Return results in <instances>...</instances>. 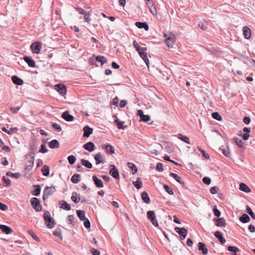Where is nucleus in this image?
Here are the masks:
<instances>
[{
  "instance_id": "f257e3e1",
  "label": "nucleus",
  "mask_w": 255,
  "mask_h": 255,
  "mask_svg": "<svg viewBox=\"0 0 255 255\" xmlns=\"http://www.w3.org/2000/svg\"><path fill=\"white\" fill-rule=\"evenodd\" d=\"M45 224L48 228H53L56 224L53 218L51 217L50 213L48 210H45L43 215Z\"/></svg>"
},
{
  "instance_id": "f03ea898",
  "label": "nucleus",
  "mask_w": 255,
  "mask_h": 255,
  "mask_svg": "<svg viewBox=\"0 0 255 255\" xmlns=\"http://www.w3.org/2000/svg\"><path fill=\"white\" fill-rule=\"evenodd\" d=\"M35 154V153L34 152H31L25 155V157L26 159H29L27 161L25 164V166L24 167V171H29L31 170L34 162Z\"/></svg>"
},
{
  "instance_id": "7ed1b4c3",
  "label": "nucleus",
  "mask_w": 255,
  "mask_h": 255,
  "mask_svg": "<svg viewBox=\"0 0 255 255\" xmlns=\"http://www.w3.org/2000/svg\"><path fill=\"white\" fill-rule=\"evenodd\" d=\"M30 203L33 208L36 212H40L42 210L40 200L36 197H33L30 199Z\"/></svg>"
},
{
  "instance_id": "20e7f679",
  "label": "nucleus",
  "mask_w": 255,
  "mask_h": 255,
  "mask_svg": "<svg viewBox=\"0 0 255 255\" xmlns=\"http://www.w3.org/2000/svg\"><path fill=\"white\" fill-rule=\"evenodd\" d=\"M56 191L55 187L54 186H46L43 191L42 199L46 200L49 196L52 195Z\"/></svg>"
},
{
  "instance_id": "39448f33",
  "label": "nucleus",
  "mask_w": 255,
  "mask_h": 255,
  "mask_svg": "<svg viewBox=\"0 0 255 255\" xmlns=\"http://www.w3.org/2000/svg\"><path fill=\"white\" fill-rule=\"evenodd\" d=\"M147 218L155 227H158V224L156 218L154 211H149L147 212Z\"/></svg>"
},
{
  "instance_id": "423d86ee",
  "label": "nucleus",
  "mask_w": 255,
  "mask_h": 255,
  "mask_svg": "<svg viewBox=\"0 0 255 255\" xmlns=\"http://www.w3.org/2000/svg\"><path fill=\"white\" fill-rule=\"evenodd\" d=\"M165 42L169 47H172L174 42V36L171 33L164 34Z\"/></svg>"
},
{
  "instance_id": "0eeeda50",
  "label": "nucleus",
  "mask_w": 255,
  "mask_h": 255,
  "mask_svg": "<svg viewBox=\"0 0 255 255\" xmlns=\"http://www.w3.org/2000/svg\"><path fill=\"white\" fill-rule=\"evenodd\" d=\"M30 48L33 53L39 54L42 48V43L40 41L34 42L31 44Z\"/></svg>"
},
{
  "instance_id": "6e6552de",
  "label": "nucleus",
  "mask_w": 255,
  "mask_h": 255,
  "mask_svg": "<svg viewBox=\"0 0 255 255\" xmlns=\"http://www.w3.org/2000/svg\"><path fill=\"white\" fill-rule=\"evenodd\" d=\"M55 89L62 96L66 94L67 88L63 84H57L55 86Z\"/></svg>"
},
{
  "instance_id": "1a4fd4ad",
  "label": "nucleus",
  "mask_w": 255,
  "mask_h": 255,
  "mask_svg": "<svg viewBox=\"0 0 255 255\" xmlns=\"http://www.w3.org/2000/svg\"><path fill=\"white\" fill-rule=\"evenodd\" d=\"M109 174L114 178L118 179L120 178L119 171L115 165H111Z\"/></svg>"
},
{
  "instance_id": "9d476101",
  "label": "nucleus",
  "mask_w": 255,
  "mask_h": 255,
  "mask_svg": "<svg viewBox=\"0 0 255 255\" xmlns=\"http://www.w3.org/2000/svg\"><path fill=\"white\" fill-rule=\"evenodd\" d=\"M23 59L28 64L29 67L31 68H34L35 67V62L30 56H24L23 58Z\"/></svg>"
},
{
  "instance_id": "9b49d317",
  "label": "nucleus",
  "mask_w": 255,
  "mask_h": 255,
  "mask_svg": "<svg viewBox=\"0 0 255 255\" xmlns=\"http://www.w3.org/2000/svg\"><path fill=\"white\" fill-rule=\"evenodd\" d=\"M62 118L67 122H72L74 120V117L70 115L68 111H66L62 114Z\"/></svg>"
},
{
  "instance_id": "f8f14e48",
  "label": "nucleus",
  "mask_w": 255,
  "mask_h": 255,
  "mask_svg": "<svg viewBox=\"0 0 255 255\" xmlns=\"http://www.w3.org/2000/svg\"><path fill=\"white\" fill-rule=\"evenodd\" d=\"M113 118L115 119V123L119 129H125L127 128V126H124V122L120 121L116 115L114 116Z\"/></svg>"
},
{
  "instance_id": "ddd939ff",
  "label": "nucleus",
  "mask_w": 255,
  "mask_h": 255,
  "mask_svg": "<svg viewBox=\"0 0 255 255\" xmlns=\"http://www.w3.org/2000/svg\"><path fill=\"white\" fill-rule=\"evenodd\" d=\"M84 133L83 136L84 137H88L93 133V129L89 126H86L83 128Z\"/></svg>"
},
{
  "instance_id": "4468645a",
  "label": "nucleus",
  "mask_w": 255,
  "mask_h": 255,
  "mask_svg": "<svg viewBox=\"0 0 255 255\" xmlns=\"http://www.w3.org/2000/svg\"><path fill=\"white\" fill-rule=\"evenodd\" d=\"M101 147L102 149H105L106 153L109 154H112L115 153L114 148L110 144H103Z\"/></svg>"
},
{
  "instance_id": "2eb2a0df",
  "label": "nucleus",
  "mask_w": 255,
  "mask_h": 255,
  "mask_svg": "<svg viewBox=\"0 0 255 255\" xmlns=\"http://www.w3.org/2000/svg\"><path fill=\"white\" fill-rule=\"evenodd\" d=\"M174 230L181 237H183V238H186L187 235V230L185 228L175 227Z\"/></svg>"
},
{
  "instance_id": "dca6fc26",
  "label": "nucleus",
  "mask_w": 255,
  "mask_h": 255,
  "mask_svg": "<svg viewBox=\"0 0 255 255\" xmlns=\"http://www.w3.org/2000/svg\"><path fill=\"white\" fill-rule=\"evenodd\" d=\"M83 148L89 152H92L94 150L95 146L93 142L89 141L84 144Z\"/></svg>"
},
{
  "instance_id": "f3484780",
  "label": "nucleus",
  "mask_w": 255,
  "mask_h": 255,
  "mask_svg": "<svg viewBox=\"0 0 255 255\" xmlns=\"http://www.w3.org/2000/svg\"><path fill=\"white\" fill-rule=\"evenodd\" d=\"M59 204L60 205V207L63 209V210L69 211L71 209L70 204H68L65 200L60 201L59 202Z\"/></svg>"
},
{
  "instance_id": "a211bd4d",
  "label": "nucleus",
  "mask_w": 255,
  "mask_h": 255,
  "mask_svg": "<svg viewBox=\"0 0 255 255\" xmlns=\"http://www.w3.org/2000/svg\"><path fill=\"white\" fill-rule=\"evenodd\" d=\"M0 229L2 233L6 234H10L13 232L11 228L5 225H0Z\"/></svg>"
},
{
  "instance_id": "6ab92c4d",
  "label": "nucleus",
  "mask_w": 255,
  "mask_h": 255,
  "mask_svg": "<svg viewBox=\"0 0 255 255\" xmlns=\"http://www.w3.org/2000/svg\"><path fill=\"white\" fill-rule=\"evenodd\" d=\"M198 250L200 251H202V254L204 255L208 254V249L206 248V245L204 243L202 242L198 243Z\"/></svg>"
},
{
  "instance_id": "aec40b11",
  "label": "nucleus",
  "mask_w": 255,
  "mask_h": 255,
  "mask_svg": "<svg viewBox=\"0 0 255 255\" xmlns=\"http://www.w3.org/2000/svg\"><path fill=\"white\" fill-rule=\"evenodd\" d=\"M11 80L12 82L16 85L20 86L24 83L23 81L21 78L16 75H14L11 77Z\"/></svg>"
},
{
  "instance_id": "412c9836",
  "label": "nucleus",
  "mask_w": 255,
  "mask_h": 255,
  "mask_svg": "<svg viewBox=\"0 0 255 255\" xmlns=\"http://www.w3.org/2000/svg\"><path fill=\"white\" fill-rule=\"evenodd\" d=\"M49 147L51 149L57 148L60 146L59 141L57 139H53L48 143Z\"/></svg>"
},
{
  "instance_id": "4be33fe9",
  "label": "nucleus",
  "mask_w": 255,
  "mask_h": 255,
  "mask_svg": "<svg viewBox=\"0 0 255 255\" xmlns=\"http://www.w3.org/2000/svg\"><path fill=\"white\" fill-rule=\"evenodd\" d=\"M135 25L138 28H143L146 31H147L149 29L148 25L146 22H136Z\"/></svg>"
},
{
  "instance_id": "5701e85b",
  "label": "nucleus",
  "mask_w": 255,
  "mask_h": 255,
  "mask_svg": "<svg viewBox=\"0 0 255 255\" xmlns=\"http://www.w3.org/2000/svg\"><path fill=\"white\" fill-rule=\"evenodd\" d=\"M214 235L217 238L221 244H224L226 243V240L223 237L222 233L220 231H216L214 233Z\"/></svg>"
},
{
  "instance_id": "b1692460",
  "label": "nucleus",
  "mask_w": 255,
  "mask_h": 255,
  "mask_svg": "<svg viewBox=\"0 0 255 255\" xmlns=\"http://www.w3.org/2000/svg\"><path fill=\"white\" fill-rule=\"evenodd\" d=\"M243 34L246 39H249L251 36V30L250 28L245 26L243 28Z\"/></svg>"
},
{
  "instance_id": "393cba45",
  "label": "nucleus",
  "mask_w": 255,
  "mask_h": 255,
  "mask_svg": "<svg viewBox=\"0 0 255 255\" xmlns=\"http://www.w3.org/2000/svg\"><path fill=\"white\" fill-rule=\"evenodd\" d=\"M33 187L34 190L31 191V194L35 196H38L40 195L41 192V186L39 185H34Z\"/></svg>"
},
{
  "instance_id": "a878e982",
  "label": "nucleus",
  "mask_w": 255,
  "mask_h": 255,
  "mask_svg": "<svg viewBox=\"0 0 255 255\" xmlns=\"http://www.w3.org/2000/svg\"><path fill=\"white\" fill-rule=\"evenodd\" d=\"M140 57L144 60L146 66L148 67V65L149 64V61L148 59L147 53L145 52V51H141L139 53H138Z\"/></svg>"
},
{
  "instance_id": "bb28decb",
  "label": "nucleus",
  "mask_w": 255,
  "mask_h": 255,
  "mask_svg": "<svg viewBox=\"0 0 255 255\" xmlns=\"http://www.w3.org/2000/svg\"><path fill=\"white\" fill-rule=\"evenodd\" d=\"M214 221H216V226L218 227H225L226 225V221L223 218H220L218 219L215 218Z\"/></svg>"
},
{
  "instance_id": "cd10ccee",
  "label": "nucleus",
  "mask_w": 255,
  "mask_h": 255,
  "mask_svg": "<svg viewBox=\"0 0 255 255\" xmlns=\"http://www.w3.org/2000/svg\"><path fill=\"white\" fill-rule=\"evenodd\" d=\"M133 46L136 49V50L139 53L141 51H146L147 50V47H140L137 42L136 40H134L133 41Z\"/></svg>"
},
{
  "instance_id": "c85d7f7f",
  "label": "nucleus",
  "mask_w": 255,
  "mask_h": 255,
  "mask_svg": "<svg viewBox=\"0 0 255 255\" xmlns=\"http://www.w3.org/2000/svg\"><path fill=\"white\" fill-rule=\"evenodd\" d=\"M106 161L105 157L101 153H97V165L104 163Z\"/></svg>"
},
{
  "instance_id": "c756f323",
  "label": "nucleus",
  "mask_w": 255,
  "mask_h": 255,
  "mask_svg": "<svg viewBox=\"0 0 255 255\" xmlns=\"http://www.w3.org/2000/svg\"><path fill=\"white\" fill-rule=\"evenodd\" d=\"M169 176L170 177H172V178H173L179 183H180V184H181L182 185L184 184V183H185L184 181H182L180 177L177 174H176L175 173H172V172H171L169 174Z\"/></svg>"
},
{
  "instance_id": "7c9ffc66",
  "label": "nucleus",
  "mask_w": 255,
  "mask_h": 255,
  "mask_svg": "<svg viewBox=\"0 0 255 255\" xmlns=\"http://www.w3.org/2000/svg\"><path fill=\"white\" fill-rule=\"evenodd\" d=\"M76 213L81 221H84L86 219L85 217V212L84 210H78L76 211Z\"/></svg>"
},
{
  "instance_id": "2f4dec72",
  "label": "nucleus",
  "mask_w": 255,
  "mask_h": 255,
  "mask_svg": "<svg viewBox=\"0 0 255 255\" xmlns=\"http://www.w3.org/2000/svg\"><path fill=\"white\" fill-rule=\"evenodd\" d=\"M146 4L152 13L153 14V9L156 11L155 6L151 0H146Z\"/></svg>"
},
{
  "instance_id": "473e14b6",
  "label": "nucleus",
  "mask_w": 255,
  "mask_h": 255,
  "mask_svg": "<svg viewBox=\"0 0 255 255\" xmlns=\"http://www.w3.org/2000/svg\"><path fill=\"white\" fill-rule=\"evenodd\" d=\"M81 180V176L80 174L75 173L74 174L71 178V181L73 183H77Z\"/></svg>"
},
{
  "instance_id": "72a5a7b5",
  "label": "nucleus",
  "mask_w": 255,
  "mask_h": 255,
  "mask_svg": "<svg viewBox=\"0 0 255 255\" xmlns=\"http://www.w3.org/2000/svg\"><path fill=\"white\" fill-rule=\"evenodd\" d=\"M41 172L42 174L44 176H48L49 175L50 168L47 165H44L41 168Z\"/></svg>"
},
{
  "instance_id": "f704fd0d",
  "label": "nucleus",
  "mask_w": 255,
  "mask_h": 255,
  "mask_svg": "<svg viewBox=\"0 0 255 255\" xmlns=\"http://www.w3.org/2000/svg\"><path fill=\"white\" fill-rule=\"evenodd\" d=\"M71 200L75 203H78L80 200V196L76 192H73L71 196Z\"/></svg>"
},
{
  "instance_id": "c9c22d12",
  "label": "nucleus",
  "mask_w": 255,
  "mask_h": 255,
  "mask_svg": "<svg viewBox=\"0 0 255 255\" xmlns=\"http://www.w3.org/2000/svg\"><path fill=\"white\" fill-rule=\"evenodd\" d=\"M219 150L226 157H230L231 153L228 147H221Z\"/></svg>"
},
{
  "instance_id": "e433bc0d",
  "label": "nucleus",
  "mask_w": 255,
  "mask_h": 255,
  "mask_svg": "<svg viewBox=\"0 0 255 255\" xmlns=\"http://www.w3.org/2000/svg\"><path fill=\"white\" fill-rule=\"evenodd\" d=\"M141 198L142 200L146 204H149L150 202V198L146 192L144 191L141 194Z\"/></svg>"
},
{
  "instance_id": "4c0bfd02",
  "label": "nucleus",
  "mask_w": 255,
  "mask_h": 255,
  "mask_svg": "<svg viewBox=\"0 0 255 255\" xmlns=\"http://www.w3.org/2000/svg\"><path fill=\"white\" fill-rule=\"evenodd\" d=\"M240 189L246 193H249L251 192V189L249 186L245 183H241L240 184Z\"/></svg>"
},
{
  "instance_id": "58836bf2",
  "label": "nucleus",
  "mask_w": 255,
  "mask_h": 255,
  "mask_svg": "<svg viewBox=\"0 0 255 255\" xmlns=\"http://www.w3.org/2000/svg\"><path fill=\"white\" fill-rule=\"evenodd\" d=\"M81 162L83 166H85L88 168L91 169L93 167L92 164L89 160H86L85 159H82L81 160Z\"/></svg>"
},
{
  "instance_id": "ea45409f",
  "label": "nucleus",
  "mask_w": 255,
  "mask_h": 255,
  "mask_svg": "<svg viewBox=\"0 0 255 255\" xmlns=\"http://www.w3.org/2000/svg\"><path fill=\"white\" fill-rule=\"evenodd\" d=\"M6 175L15 179H18L21 176V174L19 172L12 173L10 171H7L6 173Z\"/></svg>"
},
{
  "instance_id": "a19ab883",
  "label": "nucleus",
  "mask_w": 255,
  "mask_h": 255,
  "mask_svg": "<svg viewBox=\"0 0 255 255\" xmlns=\"http://www.w3.org/2000/svg\"><path fill=\"white\" fill-rule=\"evenodd\" d=\"M239 220L243 223H246L250 221V218L247 214H244L240 217Z\"/></svg>"
},
{
  "instance_id": "79ce46f5",
  "label": "nucleus",
  "mask_w": 255,
  "mask_h": 255,
  "mask_svg": "<svg viewBox=\"0 0 255 255\" xmlns=\"http://www.w3.org/2000/svg\"><path fill=\"white\" fill-rule=\"evenodd\" d=\"M97 62L101 63V65L103 66L107 62V60L106 57L103 56H97Z\"/></svg>"
},
{
  "instance_id": "37998d69",
  "label": "nucleus",
  "mask_w": 255,
  "mask_h": 255,
  "mask_svg": "<svg viewBox=\"0 0 255 255\" xmlns=\"http://www.w3.org/2000/svg\"><path fill=\"white\" fill-rule=\"evenodd\" d=\"M132 184L138 189L141 188L142 186V181L139 177L137 178L136 181L132 182Z\"/></svg>"
},
{
  "instance_id": "c03bdc74",
  "label": "nucleus",
  "mask_w": 255,
  "mask_h": 255,
  "mask_svg": "<svg viewBox=\"0 0 255 255\" xmlns=\"http://www.w3.org/2000/svg\"><path fill=\"white\" fill-rule=\"evenodd\" d=\"M178 138L181 139L182 141L185 142V143H186L187 144H190V143L189 138L188 137H187V136H185V135H182L181 133H179L178 135Z\"/></svg>"
},
{
  "instance_id": "a18cd8bd",
  "label": "nucleus",
  "mask_w": 255,
  "mask_h": 255,
  "mask_svg": "<svg viewBox=\"0 0 255 255\" xmlns=\"http://www.w3.org/2000/svg\"><path fill=\"white\" fill-rule=\"evenodd\" d=\"M128 166L129 168H130L131 170L132 174H134L135 173L137 172V169L135 165L132 163L128 162Z\"/></svg>"
},
{
  "instance_id": "49530a36",
  "label": "nucleus",
  "mask_w": 255,
  "mask_h": 255,
  "mask_svg": "<svg viewBox=\"0 0 255 255\" xmlns=\"http://www.w3.org/2000/svg\"><path fill=\"white\" fill-rule=\"evenodd\" d=\"M27 233L29 235L31 236V237L36 241L38 242H40V239L35 234V233L33 232V231L31 230H29L27 231Z\"/></svg>"
},
{
  "instance_id": "de8ad7c7",
  "label": "nucleus",
  "mask_w": 255,
  "mask_h": 255,
  "mask_svg": "<svg viewBox=\"0 0 255 255\" xmlns=\"http://www.w3.org/2000/svg\"><path fill=\"white\" fill-rule=\"evenodd\" d=\"M48 149L46 148V142H44V143L41 145L39 150V152L42 153H46Z\"/></svg>"
},
{
  "instance_id": "09e8293b",
  "label": "nucleus",
  "mask_w": 255,
  "mask_h": 255,
  "mask_svg": "<svg viewBox=\"0 0 255 255\" xmlns=\"http://www.w3.org/2000/svg\"><path fill=\"white\" fill-rule=\"evenodd\" d=\"M246 212L250 215L252 218L255 220V214L249 206H247L246 207Z\"/></svg>"
},
{
  "instance_id": "8fccbe9b",
  "label": "nucleus",
  "mask_w": 255,
  "mask_h": 255,
  "mask_svg": "<svg viewBox=\"0 0 255 255\" xmlns=\"http://www.w3.org/2000/svg\"><path fill=\"white\" fill-rule=\"evenodd\" d=\"M67 159L69 164L71 165L74 164L76 161V157L73 155L68 156Z\"/></svg>"
},
{
  "instance_id": "3c124183",
  "label": "nucleus",
  "mask_w": 255,
  "mask_h": 255,
  "mask_svg": "<svg viewBox=\"0 0 255 255\" xmlns=\"http://www.w3.org/2000/svg\"><path fill=\"white\" fill-rule=\"evenodd\" d=\"M2 181L5 184L4 186L8 187L11 185V182L10 180L8 178H6L4 176L2 177Z\"/></svg>"
},
{
  "instance_id": "603ef678",
  "label": "nucleus",
  "mask_w": 255,
  "mask_h": 255,
  "mask_svg": "<svg viewBox=\"0 0 255 255\" xmlns=\"http://www.w3.org/2000/svg\"><path fill=\"white\" fill-rule=\"evenodd\" d=\"M53 234L55 236L59 237L61 240H62V236L61 233L60 229H56L53 231Z\"/></svg>"
},
{
  "instance_id": "864d4df0",
  "label": "nucleus",
  "mask_w": 255,
  "mask_h": 255,
  "mask_svg": "<svg viewBox=\"0 0 255 255\" xmlns=\"http://www.w3.org/2000/svg\"><path fill=\"white\" fill-rule=\"evenodd\" d=\"M212 116L213 119L218 121H221L222 119L221 116L218 112L213 113Z\"/></svg>"
},
{
  "instance_id": "5fc2aeb1",
  "label": "nucleus",
  "mask_w": 255,
  "mask_h": 255,
  "mask_svg": "<svg viewBox=\"0 0 255 255\" xmlns=\"http://www.w3.org/2000/svg\"><path fill=\"white\" fill-rule=\"evenodd\" d=\"M228 250L230 252L235 253V255H236V253L239 251V249L235 246H229L228 247Z\"/></svg>"
},
{
  "instance_id": "6e6d98bb",
  "label": "nucleus",
  "mask_w": 255,
  "mask_h": 255,
  "mask_svg": "<svg viewBox=\"0 0 255 255\" xmlns=\"http://www.w3.org/2000/svg\"><path fill=\"white\" fill-rule=\"evenodd\" d=\"M52 127L57 131H61L62 130V128L61 126L57 123H53L52 124Z\"/></svg>"
},
{
  "instance_id": "4d7b16f0",
  "label": "nucleus",
  "mask_w": 255,
  "mask_h": 255,
  "mask_svg": "<svg viewBox=\"0 0 255 255\" xmlns=\"http://www.w3.org/2000/svg\"><path fill=\"white\" fill-rule=\"evenodd\" d=\"M198 26L203 30H206L207 28L206 23L202 21L199 22Z\"/></svg>"
},
{
  "instance_id": "13d9d810",
  "label": "nucleus",
  "mask_w": 255,
  "mask_h": 255,
  "mask_svg": "<svg viewBox=\"0 0 255 255\" xmlns=\"http://www.w3.org/2000/svg\"><path fill=\"white\" fill-rule=\"evenodd\" d=\"M163 187H164V190L170 195H173L174 192L172 190V189H171L166 184H164L163 185Z\"/></svg>"
},
{
  "instance_id": "bf43d9fd",
  "label": "nucleus",
  "mask_w": 255,
  "mask_h": 255,
  "mask_svg": "<svg viewBox=\"0 0 255 255\" xmlns=\"http://www.w3.org/2000/svg\"><path fill=\"white\" fill-rule=\"evenodd\" d=\"M74 216L73 215H70L67 217V222L68 224H72L74 220Z\"/></svg>"
},
{
  "instance_id": "052dcab7",
  "label": "nucleus",
  "mask_w": 255,
  "mask_h": 255,
  "mask_svg": "<svg viewBox=\"0 0 255 255\" xmlns=\"http://www.w3.org/2000/svg\"><path fill=\"white\" fill-rule=\"evenodd\" d=\"M213 212L214 215L217 217H219L221 215L220 211L217 209L216 206H214L213 207Z\"/></svg>"
},
{
  "instance_id": "680f3d73",
  "label": "nucleus",
  "mask_w": 255,
  "mask_h": 255,
  "mask_svg": "<svg viewBox=\"0 0 255 255\" xmlns=\"http://www.w3.org/2000/svg\"><path fill=\"white\" fill-rule=\"evenodd\" d=\"M18 130V128L17 127L11 128L9 130H8L7 134L12 135L14 133L16 132Z\"/></svg>"
},
{
  "instance_id": "e2e57ef3",
  "label": "nucleus",
  "mask_w": 255,
  "mask_h": 255,
  "mask_svg": "<svg viewBox=\"0 0 255 255\" xmlns=\"http://www.w3.org/2000/svg\"><path fill=\"white\" fill-rule=\"evenodd\" d=\"M150 120V117L148 115H144L141 118H140V121L143 122H147Z\"/></svg>"
},
{
  "instance_id": "0e129e2a",
  "label": "nucleus",
  "mask_w": 255,
  "mask_h": 255,
  "mask_svg": "<svg viewBox=\"0 0 255 255\" xmlns=\"http://www.w3.org/2000/svg\"><path fill=\"white\" fill-rule=\"evenodd\" d=\"M203 182L207 185H209L211 183V179L208 177H204L202 179Z\"/></svg>"
},
{
  "instance_id": "69168bd1",
  "label": "nucleus",
  "mask_w": 255,
  "mask_h": 255,
  "mask_svg": "<svg viewBox=\"0 0 255 255\" xmlns=\"http://www.w3.org/2000/svg\"><path fill=\"white\" fill-rule=\"evenodd\" d=\"M235 142L236 144L239 146V147H241L243 146V142L240 138H236L235 139Z\"/></svg>"
},
{
  "instance_id": "338daca9",
  "label": "nucleus",
  "mask_w": 255,
  "mask_h": 255,
  "mask_svg": "<svg viewBox=\"0 0 255 255\" xmlns=\"http://www.w3.org/2000/svg\"><path fill=\"white\" fill-rule=\"evenodd\" d=\"M219 188L217 186H213L210 188V192L213 194L217 193Z\"/></svg>"
},
{
  "instance_id": "774afa93",
  "label": "nucleus",
  "mask_w": 255,
  "mask_h": 255,
  "mask_svg": "<svg viewBox=\"0 0 255 255\" xmlns=\"http://www.w3.org/2000/svg\"><path fill=\"white\" fill-rule=\"evenodd\" d=\"M156 169L161 172L163 171V165L161 163H158L156 165Z\"/></svg>"
}]
</instances>
